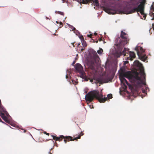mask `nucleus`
Masks as SVG:
<instances>
[{
    "label": "nucleus",
    "mask_w": 154,
    "mask_h": 154,
    "mask_svg": "<svg viewBox=\"0 0 154 154\" xmlns=\"http://www.w3.org/2000/svg\"><path fill=\"white\" fill-rule=\"evenodd\" d=\"M103 51V49L101 48H100L99 50L97 51V52L99 54H100L102 53Z\"/></svg>",
    "instance_id": "nucleus-15"
},
{
    "label": "nucleus",
    "mask_w": 154,
    "mask_h": 154,
    "mask_svg": "<svg viewBox=\"0 0 154 154\" xmlns=\"http://www.w3.org/2000/svg\"><path fill=\"white\" fill-rule=\"evenodd\" d=\"M126 61V63H127V62H128L127 61Z\"/></svg>",
    "instance_id": "nucleus-36"
},
{
    "label": "nucleus",
    "mask_w": 154,
    "mask_h": 154,
    "mask_svg": "<svg viewBox=\"0 0 154 154\" xmlns=\"http://www.w3.org/2000/svg\"><path fill=\"white\" fill-rule=\"evenodd\" d=\"M81 50L82 51H83V50H84V48H82Z\"/></svg>",
    "instance_id": "nucleus-29"
},
{
    "label": "nucleus",
    "mask_w": 154,
    "mask_h": 154,
    "mask_svg": "<svg viewBox=\"0 0 154 154\" xmlns=\"http://www.w3.org/2000/svg\"><path fill=\"white\" fill-rule=\"evenodd\" d=\"M51 150H50V151L49 152H48V154H51Z\"/></svg>",
    "instance_id": "nucleus-26"
},
{
    "label": "nucleus",
    "mask_w": 154,
    "mask_h": 154,
    "mask_svg": "<svg viewBox=\"0 0 154 154\" xmlns=\"http://www.w3.org/2000/svg\"><path fill=\"white\" fill-rule=\"evenodd\" d=\"M102 39L101 38H100L99 39V41H102Z\"/></svg>",
    "instance_id": "nucleus-28"
},
{
    "label": "nucleus",
    "mask_w": 154,
    "mask_h": 154,
    "mask_svg": "<svg viewBox=\"0 0 154 154\" xmlns=\"http://www.w3.org/2000/svg\"><path fill=\"white\" fill-rule=\"evenodd\" d=\"M68 76L67 75H66V79H67V78H68Z\"/></svg>",
    "instance_id": "nucleus-31"
},
{
    "label": "nucleus",
    "mask_w": 154,
    "mask_h": 154,
    "mask_svg": "<svg viewBox=\"0 0 154 154\" xmlns=\"http://www.w3.org/2000/svg\"><path fill=\"white\" fill-rule=\"evenodd\" d=\"M72 44H73V46H75L73 45V43Z\"/></svg>",
    "instance_id": "nucleus-33"
},
{
    "label": "nucleus",
    "mask_w": 154,
    "mask_h": 154,
    "mask_svg": "<svg viewBox=\"0 0 154 154\" xmlns=\"http://www.w3.org/2000/svg\"><path fill=\"white\" fill-rule=\"evenodd\" d=\"M81 39H84V38L82 36L80 37Z\"/></svg>",
    "instance_id": "nucleus-23"
},
{
    "label": "nucleus",
    "mask_w": 154,
    "mask_h": 154,
    "mask_svg": "<svg viewBox=\"0 0 154 154\" xmlns=\"http://www.w3.org/2000/svg\"><path fill=\"white\" fill-rule=\"evenodd\" d=\"M98 42V41H97L96 42V43H97V42Z\"/></svg>",
    "instance_id": "nucleus-32"
},
{
    "label": "nucleus",
    "mask_w": 154,
    "mask_h": 154,
    "mask_svg": "<svg viewBox=\"0 0 154 154\" xmlns=\"http://www.w3.org/2000/svg\"><path fill=\"white\" fill-rule=\"evenodd\" d=\"M105 11L109 14H114L119 13V11L117 9L116 7H114L105 8Z\"/></svg>",
    "instance_id": "nucleus-6"
},
{
    "label": "nucleus",
    "mask_w": 154,
    "mask_h": 154,
    "mask_svg": "<svg viewBox=\"0 0 154 154\" xmlns=\"http://www.w3.org/2000/svg\"><path fill=\"white\" fill-rule=\"evenodd\" d=\"M92 54H93V60H91V66L92 69H93L94 67V63L96 62V60L99 58L98 56L95 51H93Z\"/></svg>",
    "instance_id": "nucleus-8"
},
{
    "label": "nucleus",
    "mask_w": 154,
    "mask_h": 154,
    "mask_svg": "<svg viewBox=\"0 0 154 154\" xmlns=\"http://www.w3.org/2000/svg\"><path fill=\"white\" fill-rule=\"evenodd\" d=\"M151 29H150V30H149V32H150V34H151L152 33V32H150V30H151Z\"/></svg>",
    "instance_id": "nucleus-30"
},
{
    "label": "nucleus",
    "mask_w": 154,
    "mask_h": 154,
    "mask_svg": "<svg viewBox=\"0 0 154 154\" xmlns=\"http://www.w3.org/2000/svg\"><path fill=\"white\" fill-rule=\"evenodd\" d=\"M112 94H108L107 97H106V98H107L106 100H107L108 98V99H112ZM105 98V97L104 98H103H103Z\"/></svg>",
    "instance_id": "nucleus-12"
},
{
    "label": "nucleus",
    "mask_w": 154,
    "mask_h": 154,
    "mask_svg": "<svg viewBox=\"0 0 154 154\" xmlns=\"http://www.w3.org/2000/svg\"><path fill=\"white\" fill-rule=\"evenodd\" d=\"M45 133V134H46L47 135H49V133H47L46 132H45V133Z\"/></svg>",
    "instance_id": "nucleus-22"
},
{
    "label": "nucleus",
    "mask_w": 154,
    "mask_h": 154,
    "mask_svg": "<svg viewBox=\"0 0 154 154\" xmlns=\"http://www.w3.org/2000/svg\"><path fill=\"white\" fill-rule=\"evenodd\" d=\"M92 35V34H90V35H88L87 36L88 37L91 38V36Z\"/></svg>",
    "instance_id": "nucleus-20"
},
{
    "label": "nucleus",
    "mask_w": 154,
    "mask_h": 154,
    "mask_svg": "<svg viewBox=\"0 0 154 154\" xmlns=\"http://www.w3.org/2000/svg\"><path fill=\"white\" fill-rule=\"evenodd\" d=\"M75 67L77 72L81 74L82 76H84L85 72L83 70L82 66L79 63L76 64L75 66Z\"/></svg>",
    "instance_id": "nucleus-7"
},
{
    "label": "nucleus",
    "mask_w": 154,
    "mask_h": 154,
    "mask_svg": "<svg viewBox=\"0 0 154 154\" xmlns=\"http://www.w3.org/2000/svg\"><path fill=\"white\" fill-rule=\"evenodd\" d=\"M75 62H73V63H72V65H73L74 64H75Z\"/></svg>",
    "instance_id": "nucleus-27"
},
{
    "label": "nucleus",
    "mask_w": 154,
    "mask_h": 154,
    "mask_svg": "<svg viewBox=\"0 0 154 154\" xmlns=\"http://www.w3.org/2000/svg\"><path fill=\"white\" fill-rule=\"evenodd\" d=\"M91 82V80H90Z\"/></svg>",
    "instance_id": "nucleus-37"
},
{
    "label": "nucleus",
    "mask_w": 154,
    "mask_h": 154,
    "mask_svg": "<svg viewBox=\"0 0 154 154\" xmlns=\"http://www.w3.org/2000/svg\"><path fill=\"white\" fill-rule=\"evenodd\" d=\"M126 61V63H127V62H128L127 61Z\"/></svg>",
    "instance_id": "nucleus-35"
},
{
    "label": "nucleus",
    "mask_w": 154,
    "mask_h": 154,
    "mask_svg": "<svg viewBox=\"0 0 154 154\" xmlns=\"http://www.w3.org/2000/svg\"><path fill=\"white\" fill-rule=\"evenodd\" d=\"M56 23L57 24L59 23V24H60V25L59 26V28H61L63 26V24H62V23L61 22H59L58 21H56Z\"/></svg>",
    "instance_id": "nucleus-14"
},
{
    "label": "nucleus",
    "mask_w": 154,
    "mask_h": 154,
    "mask_svg": "<svg viewBox=\"0 0 154 154\" xmlns=\"http://www.w3.org/2000/svg\"><path fill=\"white\" fill-rule=\"evenodd\" d=\"M82 45H83V46L85 47H86L87 46V45L86 43L84 41H83V42L82 43Z\"/></svg>",
    "instance_id": "nucleus-17"
},
{
    "label": "nucleus",
    "mask_w": 154,
    "mask_h": 154,
    "mask_svg": "<svg viewBox=\"0 0 154 154\" xmlns=\"http://www.w3.org/2000/svg\"><path fill=\"white\" fill-rule=\"evenodd\" d=\"M151 9L153 11H154V2L152 4L151 6Z\"/></svg>",
    "instance_id": "nucleus-16"
},
{
    "label": "nucleus",
    "mask_w": 154,
    "mask_h": 154,
    "mask_svg": "<svg viewBox=\"0 0 154 154\" xmlns=\"http://www.w3.org/2000/svg\"><path fill=\"white\" fill-rule=\"evenodd\" d=\"M139 75L140 77L138 76V72L136 71L122 72L119 75V77L121 83L124 86L123 87H124L125 89L127 88V86L125 85V83L130 88L131 86L130 84L128 82L125 78V77L134 81L137 87H141L142 85H146L145 82L146 74L143 68L140 69Z\"/></svg>",
    "instance_id": "nucleus-1"
},
{
    "label": "nucleus",
    "mask_w": 154,
    "mask_h": 154,
    "mask_svg": "<svg viewBox=\"0 0 154 154\" xmlns=\"http://www.w3.org/2000/svg\"><path fill=\"white\" fill-rule=\"evenodd\" d=\"M146 2L145 0H142L140 3V4L138 5L137 7L133 8L127 14H132L136 11L137 13L140 12L142 15H143V17L145 19L146 15L144 13V9Z\"/></svg>",
    "instance_id": "nucleus-5"
},
{
    "label": "nucleus",
    "mask_w": 154,
    "mask_h": 154,
    "mask_svg": "<svg viewBox=\"0 0 154 154\" xmlns=\"http://www.w3.org/2000/svg\"><path fill=\"white\" fill-rule=\"evenodd\" d=\"M137 62L138 61H135V62Z\"/></svg>",
    "instance_id": "nucleus-34"
},
{
    "label": "nucleus",
    "mask_w": 154,
    "mask_h": 154,
    "mask_svg": "<svg viewBox=\"0 0 154 154\" xmlns=\"http://www.w3.org/2000/svg\"><path fill=\"white\" fill-rule=\"evenodd\" d=\"M129 58H130V60L131 61L133 60L134 58L135 57V54L133 52L130 51L129 52Z\"/></svg>",
    "instance_id": "nucleus-11"
},
{
    "label": "nucleus",
    "mask_w": 154,
    "mask_h": 154,
    "mask_svg": "<svg viewBox=\"0 0 154 154\" xmlns=\"http://www.w3.org/2000/svg\"><path fill=\"white\" fill-rule=\"evenodd\" d=\"M103 95L102 94H99L98 90H94L89 92L87 94L85 97V99L87 102L89 103L92 102L94 98L98 100L100 103H104L107 100V98H103Z\"/></svg>",
    "instance_id": "nucleus-3"
},
{
    "label": "nucleus",
    "mask_w": 154,
    "mask_h": 154,
    "mask_svg": "<svg viewBox=\"0 0 154 154\" xmlns=\"http://www.w3.org/2000/svg\"><path fill=\"white\" fill-rule=\"evenodd\" d=\"M120 37L122 39V40L118 44L120 49L119 51H116L115 54V56L118 58L122 54L124 56H126V54L128 53L126 52H128L129 51V49L127 48H125L122 52V48L129 41V39L128 34L123 31H122Z\"/></svg>",
    "instance_id": "nucleus-2"
},
{
    "label": "nucleus",
    "mask_w": 154,
    "mask_h": 154,
    "mask_svg": "<svg viewBox=\"0 0 154 154\" xmlns=\"http://www.w3.org/2000/svg\"><path fill=\"white\" fill-rule=\"evenodd\" d=\"M93 3L95 4L96 6H97L99 5V2L98 0H94V1L93 0Z\"/></svg>",
    "instance_id": "nucleus-13"
},
{
    "label": "nucleus",
    "mask_w": 154,
    "mask_h": 154,
    "mask_svg": "<svg viewBox=\"0 0 154 154\" xmlns=\"http://www.w3.org/2000/svg\"><path fill=\"white\" fill-rule=\"evenodd\" d=\"M94 35H97V33L96 32H95L94 33Z\"/></svg>",
    "instance_id": "nucleus-25"
},
{
    "label": "nucleus",
    "mask_w": 154,
    "mask_h": 154,
    "mask_svg": "<svg viewBox=\"0 0 154 154\" xmlns=\"http://www.w3.org/2000/svg\"><path fill=\"white\" fill-rule=\"evenodd\" d=\"M137 47H138V51L139 52V53L140 54H144L143 53L145 51V50L143 49L142 47H140V46H137L135 48V50L136 51V48Z\"/></svg>",
    "instance_id": "nucleus-10"
},
{
    "label": "nucleus",
    "mask_w": 154,
    "mask_h": 154,
    "mask_svg": "<svg viewBox=\"0 0 154 154\" xmlns=\"http://www.w3.org/2000/svg\"><path fill=\"white\" fill-rule=\"evenodd\" d=\"M83 134L82 132H81V133L78 135V136L75 137L73 139L72 137L70 136H66L64 137L63 135H60V137H56L55 136L51 135V136L53 137V138L54 140H55L56 141H60L62 140L63 139H64V141L65 143H66L67 141H74V140H77L78 139L80 138L81 136L83 135Z\"/></svg>",
    "instance_id": "nucleus-4"
},
{
    "label": "nucleus",
    "mask_w": 154,
    "mask_h": 154,
    "mask_svg": "<svg viewBox=\"0 0 154 154\" xmlns=\"http://www.w3.org/2000/svg\"><path fill=\"white\" fill-rule=\"evenodd\" d=\"M57 13L60 14V15H63V16L64 15V13L63 12H61V11H58L57 12Z\"/></svg>",
    "instance_id": "nucleus-18"
},
{
    "label": "nucleus",
    "mask_w": 154,
    "mask_h": 154,
    "mask_svg": "<svg viewBox=\"0 0 154 154\" xmlns=\"http://www.w3.org/2000/svg\"><path fill=\"white\" fill-rule=\"evenodd\" d=\"M139 3V2H136V4H133L134 5H138Z\"/></svg>",
    "instance_id": "nucleus-21"
},
{
    "label": "nucleus",
    "mask_w": 154,
    "mask_h": 154,
    "mask_svg": "<svg viewBox=\"0 0 154 154\" xmlns=\"http://www.w3.org/2000/svg\"><path fill=\"white\" fill-rule=\"evenodd\" d=\"M153 18H152V19H151V20H154V13H153Z\"/></svg>",
    "instance_id": "nucleus-24"
},
{
    "label": "nucleus",
    "mask_w": 154,
    "mask_h": 154,
    "mask_svg": "<svg viewBox=\"0 0 154 154\" xmlns=\"http://www.w3.org/2000/svg\"><path fill=\"white\" fill-rule=\"evenodd\" d=\"M138 47H137L136 48V51L137 52V55L138 56L140 60L143 61H145L146 60V58H147V57L146 56V55L144 54H140L139 53V52L138 51Z\"/></svg>",
    "instance_id": "nucleus-9"
},
{
    "label": "nucleus",
    "mask_w": 154,
    "mask_h": 154,
    "mask_svg": "<svg viewBox=\"0 0 154 154\" xmlns=\"http://www.w3.org/2000/svg\"><path fill=\"white\" fill-rule=\"evenodd\" d=\"M88 2L91 3L93 2V0H86Z\"/></svg>",
    "instance_id": "nucleus-19"
}]
</instances>
